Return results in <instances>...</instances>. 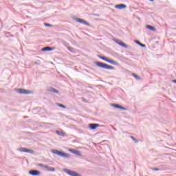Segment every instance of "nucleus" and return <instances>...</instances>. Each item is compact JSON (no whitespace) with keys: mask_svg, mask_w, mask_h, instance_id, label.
<instances>
[{"mask_svg":"<svg viewBox=\"0 0 176 176\" xmlns=\"http://www.w3.org/2000/svg\"><path fill=\"white\" fill-rule=\"evenodd\" d=\"M95 65L100 68H103L104 69H115L113 66H111L107 63H101V62H96Z\"/></svg>","mask_w":176,"mask_h":176,"instance_id":"nucleus-1","label":"nucleus"},{"mask_svg":"<svg viewBox=\"0 0 176 176\" xmlns=\"http://www.w3.org/2000/svg\"><path fill=\"white\" fill-rule=\"evenodd\" d=\"M52 153H54V155H57L60 157H65L66 159H68V157H69V154L60 151L58 150H54V149L52 150Z\"/></svg>","mask_w":176,"mask_h":176,"instance_id":"nucleus-2","label":"nucleus"},{"mask_svg":"<svg viewBox=\"0 0 176 176\" xmlns=\"http://www.w3.org/2000/svg\"><path fill=\"white\" fill-rule=\"evenodd\" d=\"M74 20H75L77 23H80V24H84L85 25H89V23H87V21L80 19V18H78V17H76V16H74Z\"/></svg>","mask_w":176,"mask_h":176,"instance_id":"nucleus-3","label":"nucleus"},{"mask_svg":"<svg viewBox=\"0 0 176 176\" xmlns=\"http://www.w3.org/2000/svg\"><path fill=\"white\" fill-rule=\"evenodd\" d=\"M17 151H19V152H23L25 153H34L33 150H31L30 148H17Z\"/></svg>","mask_w":176,"mask_h":176,"instance_id":"nucleus-4","label":"nucleus"},{"mask_svg":"<svg viewBox=\"0 0 176 176\" xmlns=\"http://www.w3.org/2000/svg\"><path fill=\"white\" fill-rule=\"evenodd\" d=\"M17 93L19 94H31L32 91L27 89H16Z\"/></svg>","mask_w":176,"mask_h":176,"instance_id":"nucleus-5","label":"nucleus"},{"mask_svg":"<svg viewBox=\"0 0 176 176\" xmlns=\"http://www.w3.org/2000/svg\"><path fill=\"white\" fill-rule=\"evenodd\" d=\"M114 42H116V43H117L118 45H119L120 46H122V47H125V49H127V47H129V46H127L126 45V43H123L122 41L118 39V40H114Z\"/></svg>","mask_w":176,"mask_h":176,"instance_id":"nucleus-6","label":"nucleus"},{"mask_svg":"<svg viewBox=\"0 0 176 176\" xmlns=\"http://www.w3.org/2000/svg\"><path fill=\"white\" fill-rule=\"evenodd\" d=\"M29 174L33 176L41 175V171L36 170H32L29 171Z\"/></svg>","mask_w":176,"mask_h":176,"instance_id":"nucleus-7","label":"nucleus"},{"mask_svg":"<svg viewBox=\"0 0 176 176\" xmlns=\"http://www.w3.org/2000/svg\"><path fill=\"white\" fill-rule=\"evenodd\" d=\"M111 107H113L114 108H117L118 109H122V111H126V108L124 107H122L120 104H112Z\"/></svg>","mask_w":176,"mask_h":176,"instance_id":"nucleus-8","label":"nucleus"},{"mask_svg":"<svg viewBox=\"0 0 176 176\" xmlns=\"http://www.w3.org/2000/svg\"><path fill=\"white\" fill-rule=\"evenodd\" d=\"M89 127L91 130H96L97 127H100V124H89Z\"/></svg>","mask_w":176,"mask_h":176,"instance_id":"nucleus-9","label":"nucleus"},{"mask_svg":"<svg viewBox=\"0 0 176 176\" xmlns=\"http://www.w3.org/2000/svg\"><path fill=\"white\" fill-rule=\"evenodd\" d=\"M116 9H126V8H127V6H126L125 4H118L115 6Z\"/></svg>","mask_w":176,"mask_h":176,"instance_id":"nucleus-10","label":"nucleus"},{"mask_svg":"<svg viewBox=\"0 0 176 176\" xmlns=\"http://www.w3.org/2000/svg\"><path fill=\"white\" fill-rule=\"evenodd\" d=\"M44 168H45V171H56V169H54V167L49 166L47 165H45L44 166Z\"/></svg>","mask_w":176,"mask_h":176,"instance_id":"nucleus-11","label":"nucleus"},{"mask_svg":"<svg viewBox=\"0 0 176 176\" xmlns=\"http://www.w3.org/2000/svg\"><path fill=\"white\" fill-rule=\"evenodd\" d=\"M69 151L72 153H74V155H77V156H80V151L78 150L69 149Z\"/></svg>","mask_w":176,"mask_h":176,"instance_id":"nucleus-12","label":"nucleus"},{"mask_svg":"<svg viewBox=\"0 0 176 176\" xmlns=\"http://www.w3.org/2000/svg\"><path fill=\"white\" fill-rule=\"evenodd\" d=\"M41 50L42 52H52V50H53V48L50 47H45L42 48Z\"/></svg>","mask_w":176,"mask_h":176,"instance_id":"nucleus-13","label":"nucleus"},{"mask_svg":"<svg viewBox=\"0 0 176 176\" xmlns=\"http://www.w3.org/2000/svg\"><path fill=\"white\" fill-rule=\"evenodd\" d=\"M146 28H147V30H150V31H153V32H155V31H156V28H155V27H153L151 25H147Z\"/></svg>","mask_w":176,"mask_h":176,"instance_id":"nucleus-14","label":"nucleus"},{"mask_svg":"<svg viewBox=\"0 0 176 176\" xmlns=\"http://www.w3.org/2000/svg\"><path fill=\"white\" fill-rule=\"evenodd\" d=\"M48 91H50L51 93H56V94H58V91H57V89L53 88V87H51L50 89H48Z\"/></svg>","mask_w":176,"mask_h":176,"instance_id":"nucleus-15","label":"nucleus"},{"mask_svg":"<svg viewBox=\"0 0 176 176\" xmlns=\"http://www.w3.org/2000/svg\"><path fill=\"white\" fill-rule=\"evenodd\" d=\"M56 133L58 135H61L62 137H64V135H65V133L62 131H56Z\"/></svg>","mask_w":176,"mask_h":176,"instance_id":"nucleus-16","label":"nucleus"},{"mask_svg":"<svg viewBox=\"0 0 176 176\" xmlns=\"http://www.w3.org/2000/svg\"><path fill=\"white\" fill-rule=\"evenodd\" d=\"M107 63H110V64H113L114 65H116V62L113 60L108 59L106 60Z\"/></svg>","mask_w":176,"mask_h":176,"instance_id":"nucleus-17","label":"nucleus"},{"mask_svg":"<svg viewBox=\"0 0 176 176\" xmlns=\"http://www.w3.org/2000/svg\"><path fill=\"white\" fill-rule=\"evenodd\" d=\"M98 57L99 58H101V60H104V61L108 60V58H105V56H101V55H98Z\"/></svg>","mask_w":176,"mask_h":176,"instance_id":"nucleus-18","label":"nucleus"},{"mask_svg":"<svg viewBox=\"0 0 176 176\" xmlns=\"http://www.w3.org/2000/svg\"><path fill=\"white\" fill-rule=\"evenodd\" d=\"M135 43L141 46V47H146V45H145V44H142L141 43L140 41H135Z\"/></svg>","mask_w":176,"mask_h":176,"instance_id":"nucleus-19","label":"nucleus"},{"mask_svg":"<svg viewBox=\"0 0 176 176\" xmlns=\"http://www.w3.org/2000/svg\"><path fill=\"white\" fill-rule=\"evenodd\" d=\"M132 76H134L135 79H137V80H140V79H141V78L135 74H132Z\"/></svg>","mask_w":176,"mask_h":176,"instance_id":"nucleus-20","label":"nucleus"},{"mask_svg":"<svg viewBox=\"0 0 176 176\" xmlns=\"http://www.w3.org/2000/svg\"><path fill=\"white\" fill-rule=\"evenodd\" d=\"M131 140H133V142H135V144H138V140H137L135 138H134V136H131Z\"/></svg>","mask_w":176,"mask_h":176,"instance_id":"nucleus-21","label":"nucleus"},{"mask_svg":"<svg viewBox=\"0 0 176 176\" xmlns=\"http://www.w3.org/2000/svg\"><path fill=\"white\" fill-rule=\"evenodd\" d=\"M58 107H60V108H67V107H65L64 104H60V103H58Z\"/></svg>","mask_w":176,"mask_h":176,"instance_id":"nucleus-22","label":"nucleus"},{"mask_svg":"<svg viewBox=\"0 0 176 176\" xmlns=\"http://www.w3.org/2000/svg\"><path fill=\"white\" fill-rule=\"evenodd\" d=\"M44 25L45 26V27H52L53 25H50V23H44Z\"/></svg>","mask_w":176,"mask_h":176,"instance_id":"nucleus-23","label":"nucleus"},{"mask_svg":"<svg viewBox=\"0 0 176 176\" xmlns=\"http://www.w3.org/2000/svg\"><path fill=\"white\" fill-rule=\"evenodd\" d=\"M38 167H43V168H44L45 165H44L43 164H38Z\"/></svg>","mask_w":176,"mask_h":176,"instance_id":"nucleus-24","label":"nucleus"},{"mask_svg":"<svg viewBox=\"0 0 176 176\" xmlns=\"http://www.w3.org/2000/svg\"><path fill=\"white\" fill-rule=\"evenodd\" d=\"M68 50H69V52H74V48L71 47H67Z\"/></svg>","mask_w":176,"mask_h":176,"instance_id":"nucleus-25","label":"nucleus"},{"mask_svg":"<svg viewBox=\"0 0 176 176\" xmlns=\"http://www.w3.org/2000/svg\"><path fill=\"white\" fill-rule=\"evenodd\" d=\"M153 170H154V171H159L160 169L157 168H154Z\"/></svg>","mask_w":176,"mask_h":176,"instance_id":"nucleus-26","label":"nucleus"},{"mask_svg":"<svg viewBox=\"0 0 176 176\" xmlns=\"http://www.w3.org/2000/svg\"><path fill=\"white\" fill-rule=\"evenodd\" d=\"M36 65H39V63H38V62H34V63Z\"/></svg>","mask_w":176,"mask_h":176,"instance_id":"nucleus-27","label":"nucleus"},{"mask_svg":"<svg viewBox=\"0 0 176 176\" xmlns=\"http://www.w3.org/2000/svg\"><path fill=\"white\" fill-rule=\"evenodd\" d=\"M94 16H100V15H98V14H94Z\"/></svg>","mask_w":176,"mask_h":176,"instance_id":"nucleus-28","label":"nucleus"},{"mask_svg":"<svg viewBox=\"0 0 176 176\" xmlns=\"http://www.w3.org/2000/svg\"><path fill=\"white\" fill-rule=\"evenodd\" d=\"M173 83H176V80H173Z\"/></svg>","mask_w":176,"mask_h":176,"instance_id":"nucleus-29","label":"nucleus"},{"mask_svg":"<svg viewBox=\"0 0 176 176\" xmlns=\"http://www.w3.org/2000/svg\"><path fill=\"white\" fill-rule=\"evenodd\" d=\"M148 1H151V2H153V1H155V0H148Z\"/></svg>","mask_w":176,"mask_h":176,"instance_id":"nucleus-30","label":"nucleus"},{"mask_svg":"<svg viewBox=\"0 0 176 176\" xmlns=\"http://www.w3.org/2000/svg\"><path fill=\"white\" fill-rule=\"evenodd\" d=\"M24 118H27V116H25Z\"/></svg>","mask_w":176,"mask_h":176,"instance_id":"nucleus-31","label":"nucleus"}]
</instances>
